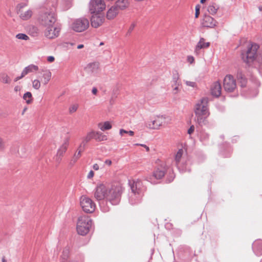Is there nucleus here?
Listing matches in <instances>:
<instances>
[{
  "mask_svg": "<svg viewBox=\"0 0 262 262\" xmlns=\"http://www.w3.org/2000/svg\"><path fill=\"white\" fill-rule=\"evenodd\" d=\"M95 199L98 201L105 199L112 205L115 203V186L113 182L111 183L98 184L94 192Z\"/></svg>",
  "mask_w": 262,
  "mask_h": 262,
  "instance_id": "obj_1",
  "label": "nucleus"
},
{
  "mask_svg": "<svg viewBox=\"0 0 262 262\" xmlns=\"http://www.w3.org/2000/svg\"><path fill=\"white\" fill-rule=\"evenodd\" d=\"M209 100L207 97H203L195 105V120L200 126H206L208 123L207 117L209 115L208 108Z\"/></svg>",
  "mask_w": 262,
  "mask_h": 262,
  "instance_id": "obj_2",
  "label": "nucleus"
},
{
  "mask_svg": "<svg viewBox=\"0 0 262 262\" xmlns=\"http://www.w3.org/2000/svg\"><path fill=\"white\" fill-rule=\"evenodd\" d=\"M128 185L132 191L129 196V202L131 205H136L141 202L143 188L142 182L137 179L136 181L128 180Z\"/></svg>",
  "mask_w": 262,
  "mask_h": 262,
  "instance_id": "obj_3",
  "label": "nucleus"
},
{
  "mask_svg": "<svg viewBox=\"0 0 262 262\" xmlns=\"http://www.w3.org/2000/svg\"><path fill=\"white\" fill-rule=\"evenodd\" d=\"M92 223V220L88 216L82 215L79 216L77 223L78 233L81 235H86L90 230Z\"/></svg>",
  "mask_w": 262,
  "mask_h": 262,
  "instance_id": "obj_4",
  "label": "nucleus"
},
{
  "mask_svg": "<svg viewBox=\"0 0 262 262\" xmlns=\"http://www.w3.org/2000/svg\"><path fill=\"white\" fill-rule=\"evenodd\" d=\"M259 46L256 43H252L249 46L247 50L242 53L243 60L247 63H250L255 59L257 51Z\"/></svg>",
  "mask_w": 262,
  "mask_h": 262,
  "instance_id": "obj_5",
  "label": "nucleus"
},
{
  "mask_svg": "<svg viewBox=\"0 0 262 262\" xmlns=\"http://www.w3.org/2000/svg\"><path fill=\"white\" fill-rule=\"evenodd\" d=\"M166 170L165 164H162L157 167L152 175L147 176L146 180L151 184H157V180L161 179L165 176Z\"/></svg>",
  "mask_w": 262,
  "mask_h": 262,
  "instance_id": "obj_6",
  "label": "nucleus"
},
{
  "mask_svg": "<svg viewBox=\"0 0 262 262\" xmlns=\"http://www.w3.org/2000/svg\"><path fill=\"white\" fill-rule=\"evenodd\" d=\"M80 206L82 210L88 213H93L96 209L95 203L93 200L84 195L80 198Z\"/></svg>",
  "mask_w": 262,
  "mask_h": 262,
  "instance_id": "obj_7",
  "label": "nucleus"
},
{
  "mask_svg": "<svg viewBox=\"0 0 262 262\" xmlns=\"http://www.w3.org/2000/svg\"><path fill=\"white\" fill-rule=\"evenodd\" d=\"M183 153V150L182 149H180L178 151L175 156L174 162L176 163L178 168L181 172H190L191 171V169L189 166V165L190 164V162L189 161H186L185 163H183L182 164H180V163Z\"/></svg>",
  "mask_w": 262,
  "mask_h": 262,
  "instance_id": "obj_8",
  "label": "nucleus"
},
{
  "mask_svg": "<svg viewBox=\"0 0 262 262\" xmlns=\"http://www.w3.org/2000/svg\"><path fill=\"white\" fill-rule=\"evenodd\" d=\"M39 20L42 25L48 27L54 25L56 19L54 13L47 12L40 15Z\"/></svg>",
  "mask_w": 262,
  "mask_h": 262,
  "instance_id": "obj_9",
  "label": "nucleus"
},
{
  "mask_svg": "<svg viewBox=\"0 0 262 262\" xmlns=\"http://www.w3.org/2000/svg\"><path fill=\"white\" fill-rule=\"evenodd\" d=\"M105 8L103 0H91L89 3L90 11L91 13H98Z\"/></svg>",
  "mask_w": 262,
  "mask_h": 262,
  "instance_id": "obj_10",
  "label": "nucleus"
},
{
  "mask_svg": "<svg viewBox=\"0 0 262 262\" xmlns=\"http://www.w3.org/2000/svg\"><path fill=\"white\" fill-rule=\"evenodd\" d=\"M89 26V21L86 18L77 19L72 24L73 29L78 32L85 30Z\"/></svg>",
  "mask_w": 262,
  "mask_h": 262,
  "instance_id": "obj_11",
  "label": "nucleus"
},
{
  "mask_svg": "<svg viewBox=\"0 0 262 262\" xmlns=\"http://www.w3.org/2000/svg\"><path fill=\"white\" fill-rule=\"evenodd\" d=\"M165 118L166 117L165 116H158L155 119L149 122L147 126L150 129H158L162 125L163 123H165Z\"/></svg>",
  "mask_w": 262,
  "mask_h": 262,
  "instance_id": "obj_12",
  "label": "nucleus"
},
{
  "mask_svg": "<svg viewBox=\"0 0 262 262\" xmlns=\"http://www.w3.org/2000/svg\"><path fill=\"white\" fill-rule=\"evenodd\" d=\"M60 28L55 25L47 27L45 31V36L50 39H53L57 37L59 35Z\"/></svg>",
  "mask_w": 262,
  "mask_h": 262,
  "instance_id": "obj_13",
  "label": "nucleus"
},
{
  "mask_svg": "<svg viewBox=\"0 0 262 262\" xmlns=\"http://www.w3.org/2000/svg\"><path fill=\"white\" fill-rule=\"evenodd\" d=\"M38 69L39 68L38 66L33 64H30L24 69L20 76L16 77L15 78L14 81H17L24 77L26 75L38 71Z\"/></svg>",
  "mask_w": 262,
  "mask_h": 262,
  "instance_id": "obj_14",
  "label": "nucleus"
},
{
  "mask_svg": "<svg viewBox=\"0 0 262 262\" xmlns=\"http://www.w3.org/2000/svg\"><path fill=\"white\" fill-rule=\"evenodd\" d=\"M100 64L98 62L94 61L89 63L84 68V71L89 74L97 73L99 70Z\"/></svg>",
  "mask_w": 262,
  "mask_h": 262,
  "instance_id": "obj_15",
  "label": "nucleus"
},
{
  "mask_svg": "<svg viewBox=\"0 0 262 262\" xmlns=\"http://www.w3.org/2000/svg\"><path fill=\"white\" fill-rule=\"evenodd\" d=\"M93 14L91 19V25L93 27L98 28L103 23L104 17L99 14Z\"/></svg>",
  "mask_w": 262,
  "mask_h": 262,
  "instance_id": "obj_16",
  "label": "nucleus"
},
{
  "mask_svg": "<svg viewBox=\"0 0 262 262\" xmlns=\"http://www.w3.org/2000/svg\"><path fill=\"white\" fill-rule=\"evenodd\" d=\"M252 250L256 256L262 255V240L257 239L252 244Z\"/></svg>",
  "mask_w": 262,
  "mask_h": 262,
  "instance_id": "obj_17",
  "label": "nucleus"
},
{
  "mask_svg": "<svg viewBox=\"0 0 262 262\" xmlns=\"http://www.w3.org/2000/svg\"><path fill=\"white\" fill-rule=\"evenodd\" d=\"M216 21L213 18L209 16L205 15L203 18L202 25L204 27L213 28L216 26Z\"/></svg>",
  "mask_w": 262,
  "mask_h": 262,
  "instance_id": "obj_18",
  "label": "nucleus"
},
{
  "mask_svg": "<svg viewBox=\"0 0 262 262\" xmlns=\"http://www.w3.org/2000/svg\"><path fill=\"white\" fill-rule=\"evenodd\" d=\"M209 46L210 42H206L205 39L204 38H201L195 48V54H199L200 53V50L207 48Z\"/></svg>",
  "mask_w": 262,
  "mask_h": 262,
  "instance_id": "obj_19",
  "label": "nucleus"
},
{
  "mask_svg": "<svg viewBox=\"0 0 262 262\" xmlns=\"http://www.w3.org/2000/svg\"><path fill=\"white\" fill-rule=\"evenodd\" d=\"M222 83H214V86L211 88V94L213 96L219 97L221 94Z\"/></svg>",
  "mask_w": 262,
  "mask_h": 262,
  "instance_id": "obj_20",
  "label": "nucleus"
},
{
  "mask_svg": "<svg viewBox=\"0 0 262 262\" xmlns=\"http://www.w3.org/2000/svg\"><path fill=\"white\" fill-rule=\"evenodd\" d=\"M124 189L122 183H119L118 184L116 185V205L119 203L121 199V196Z\"/></svg>",
  "mask_w": 262,
  "mask_h": 262,
  "instance_id": "obj_21",
  "label": "nucleus"
},
{
  "mask_svg": "<svg viewBox=\"0 0 262 262\" xmlns=\"http://www.w3.org/2000/svg\"><path fill=\"white\" fill-rule=\"evenodd\" d=\"M69 138H66V139H64L63 143L58 149L57 154H58L59 156H63V154L67 151V148L69 145Z\"/></svg>",
  "mask_w": 262,
  "mask_h": 262,
  "instance_id": "obj_22",
  "label": "nucleus"
},
{
  "mask_svg": "<svg viewBox=\"0 0 262 262\" xmlns=\"http://www.w3.org/2000/svg\"><path fill=\"white\" fill-rule=\"evenodd\" d=\"M129 6L128 0H117L116 1V10H124Z\"/></svg>",
  "mask_w": 262,
  "mask_h": 262,
  "instance_id": "obj_23",
  "label": "nucleus"
},
{
  "mask_svg": "<svg viewBox=\"0 0 262 262\" xmlns=\"http://www.w3.org/2000/svg\"><path fill=\"white\" fill-rule=\"evenodd\" d=\"M258 91L256 89H250L248 92H242V95L247 98H252L257 96Z\"/></svg>",
  "mask_w": 262,
  "mask_h": 262,
  "instance_id": "obj_24",
  "label": "nucleus"
},
{
  "mask_svg": "<svg viewBox=\"0 0 262 262\" xmlns=\"http://www.w3.org/2000/svg\"><path fill=\"white\" fill-rule=\"evenodd\" d=\"M82 150L83 149L82 148H79V147H78L77 151L75 153L70 162V165L71 166H73L76 162L78 159L80 158Z\"/></svg>",
  "mask_w": 262,
  "mask_h": 262,
  "instance_id": "obj_25",
  "label": "nucleus"
},
{
  "mask_svg": "<svg viewBox=\"0 0 262 262\" xmlns=\"http://www.w3.org/2000/svg\"><path fill=\"white\" fill-rule=\"evenodd\" d=\"M94 137V132H91L88 133L86 136L83 138V141L79 145V148L83 147L84 148L86 144L89 142Z\"/></svg>",
  "mask_w": 262,
  "mask_h": 262,
  "instance_id": "obj_26",
  "label": "nucleus"
},
{
  "mask_svg": "<svg viewBox=\"0 0 262 262\" xmlns=\"http://www.w3.org/2000/svg\"><path fill=\"white\" fill-rule=\"evenodd\" d=\"M225 91L232 92L236 88V83H223Z\"/></svg>",
  "mask_w": 262,
  "mask_h": 262,
  "instance_id": "obj_27",
  "label": "nucleus"
},
{
  "mask_svg": "<svg viewBox=\"0 0 262 262\" xmlns=\"http://www.w3.org/2000/svg\"><path fill=\"white\" fill-rule=\"evenodd\" d=\"M19 14L20 17L25 20L28 19L31 17L32 14V11L30 10H28L25 11H23V10H19Z\"/></svg>",
  "mask_w": 262,
  "mask_h": 262,
  "instance_id": "obj_28",
  "label": "nucleus"
},
{
  "mask_svg": "<svg viewBox=\"0 0 262 262\" xmlns=\"http://www.w3.org/2000/svg\"><path fill=\"white\" fill-rule=\"evenodd\" d=\"M219 9V7L215 3H212L208 6L207 10L210 14L214 15Z\"/></svg>",
  "mask_w": 262,
  "mask_h": 262,
  "instance_id": "obj_29",
  "label": "nucleus"
},
{
  "mask_svg": "<svg viewBox=\"0 0 262 262\" xmlns=\"http://www.w3.org/2000/svg\"><path fill=\"white\" fill-rule=\"evenodd\" d=\"M200 140L204 144H206L209 140V135L205 131L202 130L200 133Z\"/></svg>",
  "mask_w": 262,
  "mask_h": 262,
  "instance_id": "obj_30",
  "label": "nucleus"
},
{
  "mask_svg": "<svg viewBox=\"0 0 262 262\" xmlns=\"http://www.w3.org/2000/svg\"><path fill=\"white\" fill-rule=\"evenodd\" d=\"M112 126L111 123L106 121L104 123H100L98 124V127L102 130L104 131L106 130H108L112 128Z\"/></svg>",
  "mask_w": 262,
  "mask_h": 262,
  "instance_id": "obj_31",
  "label": "nucleus"
},
{
  "mask_svg": "<svg viewBox=\"0 0 262 262\" xmlns=\"http://www.w3.org/2000/svg\"><path fill=\"white\" fill-rule=\"evenodd\" d=\"M94 139L98 141H101L106 140V136L100 132H94Z\"/></svg>",
  "mask_w": 262,
  "mask_h": 262,
  "instance_id": "obj_32",
  "label": "nucleus"
},
{
  "mask_svg": "<svg viewBox=\"0 0 262 262\" xmlns=\"http://www.w3.org/2000/svg\"><path fill=\"white\" fill-rule=\"evenodd\" d=\"M106 17L108 19H114L115 17V7L112 6L107 12Z\"/></svg>",
  "mask_w": 262,
  "mask_h": 262,
  "instance_id": "obj_33",
  "label": "nucleus"
},
{
  "mask_svg": "<svg viewBox=\"0 0 262 262\" xmlns=\"http://www.w3.org/2000/svg\"><path fill=\"white\" fill-rule=\"evenodd\" d=\"M42 77L44 78L45 81H49L51 77V73L48 70H45L42 71Z\"/></svg>",
  "mask_w": 262,
  "mask_h": 262,
  "instance_id": "obj_34",
  "label": "nucleus"
},
{
  "mask_svg": "<svg viewBox=\"0 0 262 262\" xmlns=\"http://www.w3.org/2000/svg\"><path fill=\"white\" fill-rule=\"evenodd\" d=\"M23 98L24 100H26V102L28 103V104H29L32 101V94L30 92H27L26 93L24 96H23Z\"/></svg>",
  "mask_w": 262,
  "mask_h": 262,
  "instance_id": "obj_35",
  "label": "nucleus"
},
{
  "mask_svg": "<svg viewBox=\"0 0 262 262\" xmlns=\"http://www.w3.org/2000/svg\"><path fill=\"white\" fill-rule=\"evenodd\" d=\"M223 82H235V80L232 75L229 74L225 77Z\"/></svg>",
  "mask_w": 262,
  "mask_h": 262,
  "instance_id": "obj_36",
  "label": "nucleus"
},
{
  "mask_svg": "<svg viewBox=\"0 0 262 262\" xmlns=\"http://www.w3.org/2000/svg\"><path fill=\"white\" fill-rule=\"evenodd\" d=\"M16 37L17 39L25 40H27L29 39V37L26 34H24V33L17 34L16 35Z\"/></svg>",
  "mask_w": 262,
  "mask_h": 262,
  "instance_id": "obj_37",
  "label": "nucleus"
},
{
  "mask_svg": "<svg viewBox=\"0 0 262 262\" xmlns=\"http://www.w3.org/2000/svg\"><path fill=\"white\" fill-rule=\"evenodd\" d=\"M78 108V105L77 104H73L69 107V113L70 114H73L75 112Z\"/></svg>",
  "mask_w": 262,
  "mask_h": 262,
  "instance_id": "obj_38",
  "label": "nucleus"
},
{
  "mask_svg": "<svg viewBox=\"0 0 262 262\" xmlns=\"http://www.w3.org/2000/svg\"><path fill=\"white\" fill-rule=\"evenodd\" d=\"M172 77L174 81L176 82L179 79V73L178 70H174L172 71Z\"/></svg>",
  "mask_w": 262,
  "mask_h": 262,
  "instance_id": "obj_39",
  "label": "nucleus"
},
{
  "mask_svg": "<svg viewBox=\"0 0 262 262\" xmlns=\"http://www.w3.org/2000/svg\"><path fill=\"white\" fill-rule=\"evenodd\" d=\"M236 78L238 81L245 80V76L241 71H238L237 73Z\"/></svg>",
  "mask_w": 262,
  "mask_h": 262,
  "instance_id": "obj_40",
  "label": "nucleus"
},
{
  "mask_svg": "<svg viewBox=\"0 0 262 262\" xmlns=\"http://www.w3.org/2000/svg\"><path fill=\"white\" fill-rule=\"evenodd\" d=\"M69 254V249L68 248L64 249L62 252V254L61 255L62 258L64 260L67 259V258L68 257Z\"/></svg>",
  "mask_w": 262,
  "mask_h": 262,
  "instance_id": "obj_41",
  "label": "nucleus"
},
{
  "mask_svg": "<svg viewBox=\"0 0 262 262\" xmlns=\"http://www.w3.org/2000/svg\"><path fill=\"white\" fill-rule=\"evenodd\" d=\"M174 178V174L172 171L171 172H169L168 176L167 177V178L166 179L167 183H170L171 182Z\"/></svg>",
  "mask_w": 262,
  "mask_h": 262,
  "instance_id": "obj_42",
  "label": "nucleus"
},
{
  "mask_svg": "<svg viewBox=\"0 0 262 262\" xmlns=\"http://www.w3.org/2000/svg\"><path fill=\"white\" fill-rule=\"evenodd\" d=\"M6 148L5 142L4 140L0 137V150L3 151Z\"/></svg>",
  "mask_w": 262,
  "mask_h": 262,
  "instance_id": "obj_43",
  "label": "nucleus"
},
{
  "mask_svg": "<svg viewBox=\"0 0 262 262\" xmlns=\"http://www.w3.org/2000/svg\"><path fill=\"white\" fill-rule=\"evenodd\" d=\"M31 29L32 30V31L31 32V34L33 36H36L38 34V29L37 27L35 26H32L30 28V31H31Z\"/></svg>",
  "mask_w": 262,
  "mask_h": 262,
  "instance_id": "obj_44",
  "label": "nucleus"
},
{
  "mask_svg": "<svg viewBox=\"0 0 262 262\" xmlns=\"http://www.w3.org/2000/svg\"><path fill=\"white\" fill-rule=\"evenodd\" d=\"M179 83H174V84L172 85V87L173 89V93L174 94L177 93L178 90L180 89Z\"/></svg>",
  "mask_w": 262,
  "mask_h": 262,
  "instance_id": "obj_45",
  "label": "nucleus"
},
{
  "mask_svg": "<svg viewBox=\"0 0 262 262\" xmlns=\"http://www.w3.org/2000/svg\"><path fill=\"white\" fill-rule=\"evenodd\" d=\"M136 24L135 23H132L130 26H129L127 32V35H129L131 33V32L134 30V28L135 27Z\"/></svg>",
  "mask_w": 262,
  "mask_h": 262,
  "instance_id": "obj_46",
  "label": "nucleus"
},
{
  "mask_svg": "<svg viewBox=\"0 0 262 262\" xmlns=\"http://www.w3.org/2000/svg\"><path fill=\"white\" fill-rule=\"evenodd\" d=\"M62 156H59L58 154H56V155L55 156V157L54 158L55 162L59 164L62 160Z\"/></svg>",
  "mask_w": 262,
  "mask_h": 262,
  "instance_id": "obj_47",
  "label": "nucleus"
},
{
  "mask_svg": "<svg viewBox=\"0 0 262 262\" xmlns=\"http://www.w3.org/2000/svg\"><path fill=\"white\" fill-rule=\"evenodd\" d=\"M194 129H195L194 126L192 125L191 126H190V127L188 129L187 133L189 135H191L194 131Z\"/></svg>",
  "mask_w": 262,
  "mask_h": 262,
  "instance_id": "obj_48",
  "label": "nucleus"
},
{
  "mask_svg": "<svg viewBox=\"0 0 262 262\" xmlns=\"http://www.w3.org/2000/svg\"><path fill=\"white\" fill-rule=\"evenodd\" d=\"M2 78H3V82H8L10 79L7 75L3 74L2 75Z\"/></svg>",
  "mask_w": 262,
  "mask_h": 262,
  "instance_id": "obj_49",
  "label": "nucleus"
},
{
  "mask_svg": "<svg viewBox=\"0 0 262 262\" xmlns=\"http://www.w3.org/2000/svg\"><path fill=\"white\" fill-rule=\"evenodd\" d=\"M199 14H200V6L197 5L195 7V17L196 18L198 17Z\"/></svg>",
  "mask_w": 262,
  "mask_h": 262,
  "instance_id": "obj_50",
  "label": "nucleus"
},
{
  "mask_svg": "<svg viewBox=\"0 0 262 262\" xmlns=\"http://www.w3.org/2000/svg\"><path fill=\"white\" fill-rule=\"evenodd\" d=\"M187 60L188 62H189L190 64L192 63L194 61V57L192 56H188L187 58Z\"/></svg>",
  "mask_w": 262,
  "mask_h": 262,
  "instance_id": "obj_51",
  "label": "nucleus"
},
{
  "mask_svg": "<svg viewBox=\"0 0 262 262\" xmlns=\"http://www.w3.org/2000/svg\"><path fill=\"white\" fill-rule=\"evenodd\" d=\"M94 172L93 170H91L88 174L87 178L90 179L94 177Z\"/></svg>",
  "mask_w": 262,
  "mask_h": 262,
  "instance_id": "obj_52",
  "label": "nucleus"
},
{
  "mask_svg": "<svg viewBox=\"0 0 262 262\" xmlns=\"http://www.w3.org/2000/svg\"><path fill=\"white\" fill-rule=\"evenodd\" d=\"M136 145H140L141 146H142L144 148H145L146 150L147 151H148L149 150V148L148 146H147V145H146L145 144H136Z\"/></svg>",
  "mask_w": 262,
  "mask_h": 262,
  "instance_id": "obj_53",
  "label": "nucleus"
},
{
  "mask_svg": "<svg viewBox=\"0 0 262 262\" xmlns=\"http://www.w3.org/2000/svg\"><path fill=\"white\" fill-rule=\"evenodd\" d=\"M33 87L34 89L38 90L40 87V83H33Z\"/></svg>",
  "mask_w": 262,
  "mask_h": 262,
  "instance_id": "obj_54",
  "label": "nucleus"
},
{
  "mask_svg": "<svg viewBox=\"0 0 262 262\" xmlns=\"http://www.w3.org/2000/svg\"><path fill=\"white\" fill-rule=\"evenodd\" d=\"M165 226L167 229L170 230V229L172 228V224L171 223H167L165 224Z\"/></svg>",
  "mask_w": 262,
  "mask_h": 262,
  "instance_id": "obj_55",
  "label": "nucleus"
},
{
  "mask_svg": "<svg viewBox=\"0 0 262 262\" xmlns=\"http://www.w3.org/2000/svg\"><path fill=\"white\" fill-rule=\"evenodd\" d=\"M54 60H55V58L52 56H50L47 57V60H48V61H49L50 62H53L54 61Z\"/></svg>",
  "mask_w": 262,
  "mask_h": 262,
  "instance_id": "obj_56",
  "label": "nucleus"
},
{
  "mask_svg": "<svg viewBox=\"0 0 262 262\" xmlns=\"http://www.w3.org/2000/svg\"><path fill=\"white\" fill-rule=\"evenodd\" d=\"M104 164L105 165H107L108 166H110L112 164V162L111 160L110 159H106L104 161Z\"/></svg>",
  "mask_w": 262,
  "mask_h": 262,
  "instance_id": "obj_57",
  "label": "nucleus"
},
{
  "mask_svg": "<svg viewBox=\"0 0 262 262\" xmlns=\"http://www.w3.org/2000/svg\"><path fill=\"white\" fill-rule=\"evenodd\" d=\"M128 133V131L127 130H126L125 129H121L120 130V135L121 136H123L124 134H126Z\"/></svg>",
  "mask_w": 262,
  "mask_h": 262,
  "instance_id": "obj_58",
  "label": "nucleus"
},
{
  "mask_svg": "<svg viewBox=\"0 0 262 262\" xmlns=\"http://www.w3.org/2000/svg\"><path fill=\"white\" fill-rule=\"evenodd\" d=\"M93 168L95 170H98L99 169V165L97 164H95L93 166Z\"/></svg>",
  "mask_w": 262,
  "mask_h": 262,
  "instance_id": "obj_59",
  "label": "nucleus"
},
{
  "mask_svg": "<svg viewBox=\"0 0 262 262\" xmlns=\"http://www.w3.org/2000/svg\"><path fill=\"white\" fill-rule=\"evenodd\" d=\"M222 155L224 158L229 157L230 156V153L229 152L227 155H225L223 152H221Z\"/></svg>",
  "mask_w": 262,
  "mask_h": 262,
  "instance_id": "obj_60",
  "label": "nucleus"
},
{
  "mask_svg": "<svg viewBox=\"0 0 262 262\" xmlns=\"http://www.w3.org/2000/svg\"><path fill=\"white\" fill-rule=\"evenodd\" d=\"M187 84V85H189V86H192V87H194L195 86V84L196 83H186Z\"/></svg>",
  "mask_w": 262,
  "mask_h": 262,
  "instance_id": "obj_61",
  "label": "nucleus"
},
{
  "mask_svg": "<svg viewBox=\"0 0 262 262\" xmlns=\"http://www.w3.org/2000/svg\"><path fill=\"white\" fill-rule=\"evenodd\" d=\"M127 134H128L130 136H133L134 135V132L132 130L128 131V133Z\"/></svg>",
  "mask_w": 262,
  "mask_h": 262,
  "instance_id": "obj_62",
  "label": "nucleus"
},
{
  "mask_svg": "<svg viewBox=\"0 0 262 262\" xmlns=\"http://www.w3.org/2000/svg\"><path fill=\"white\" fill-rule=\"evenodd\" d=\"M92 93L94 95H96L97 92V90L96 88H94L93 89H92Z\"/></svg>",
  "mask_w": 262,
  "mask_h": 262,
  "instance_id": "obj_63",
  "label": "nucleus"
},
{
  "mask_svg": "<svg viewBox=\"0 0 262 262\" xmlns=\"http://www.w3.org/2000/svg\"><path fill=\"white\" fill-rule=\"evenodd\" d=\"M241 87L242 88H245V87L246 86V85H247V84H247V83H241Z\"/></svg>",
  "mask_w": 262,
  "mask_h": 262,
  "instance_id": "obj_64",
  "label": "nucleus"
}]
</instances>
